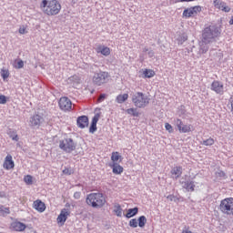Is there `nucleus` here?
I'll return each mask as SVG.
<instances>
[{
  "label": "nucleus",
  "instance_id": "1",
  "mask_svg": "<svg viewBox=\"0 0 233 233\" xmlns=\"http://www.w3.org/2000/svg\"><path fill=\"white\" fill-rule=\"evenodd\" d=\"M40 10L45 15H48L49 17L59 15L61 12V3L57 0H42L40 3Z\"/></svg>",
  "mask_w": 233,
  "mask_h": 233
},
{
  "label": "nucleus",
  "instance_id": "2",
  "mask_svg": "<svg viewBox=\"0 0 233 233\" xmlns=\"http://www.w3.org/2000/svg\"><path fill=\"white\" fill-rule=\"evenodd\" d=\"M221 35V28L218 25H209L202 32V39L209 43L216 42V38Z\"/></svg>",
  "mask_w": 233,
  "mask_h": 233
},
{
  "label": "nucleus",
  "instance_id": "3",
  "mask_svg": "<svg viewBox=\"0 0 233 233\" xmlns=\"http://www.w3.org/2000/svg\"><path fill=\"white\" fill-rule=\"evenodd\" d=\"M131 101L137 108H147L150 105V97L143 92H135L131 95Z\"/></svg>",
  "mask_w": 233,
  "mask_h": 233
},
{
  "label": "nucleus",
  "instance_id": "4",
  "mask_svg": "<svg viewBox=\"0 0 233 233\" xmlns=\"http://www.w3.org/2000/svg\"><path fill=\"white\" fill-rule=\"evenodd\" d=\"M86 203L93 207V208H102L106 200L102 193H91L86 198Z\"/></svg>",
  "mask_w": 233,
  "mask_h": 233
},
{
  "label": "nucleus",
  "instance_id": "5",
  "mask_svg": "<svg viewBox=\"0 0 233 233\" xmlns=\"http://www.w3.org/2000/svg\"><path fill=\"white\" fill-rule=\"evenodd\" d=\"M219 210L225 216H233V198H227L220 201Z\"/></svg>",
  "mask_w": 233,
  "mask_h": 233
},
{
  "label": "nucleus",
  "instance_id": "6",
  "mask_svg": "<svg viewBox=\"0 0 233 233\" xmlns=\"http://www.w3.org/2000/svg\"><path fill=\"white\" fill-rule=\"evenodd\" d=\"M108 72L100 71L94 74L92 81L96 86H101L102 85H105L106 81H108Z\"/></svg>",
  "mask_w": 233,
  "mask_h": 233
},
{
  "label": "nucleus",
  "instance_id": "7",
  "mask_svg": "<svg viewBox=\"0 0 233 233\" xmlns=\"http://www.w3.org/2000/svg\"><path fill=\"white\" fill-rule=\"evenodd\" d=\"M59 147L61 150H64V152L70 154V152H74V150H76V143H74L72 138H66L60 141Z\"/></svg>",
  "mask_w": 233,
  "mask_h": 233
},
{
  "label": "nucleus",
  "instance_id": "8",
  "mask_svg": "<svg viewBox=\"0 0 233 233\" xmlns=\"http://www.w3.org/2000/svg\"><path fill=\"white\" fill-rule=\"evenodd\" d=\"M174 124L178 128V131L182 134L192 132V125H184L183 121L179 118L175 119Z\"/></svg>",
  "mask_w": 233,
  "mask_h": 233
},
{
  "label": "nucleus",
  "instance_id": "9",
  "mask_svg": "<svg viewBox=\"0 0 233 233\" xmlns=\"http://www.w3.org/2000/svg\"><path fill=\"white\" fill-rule=\"evenodd\" d=\"M58 105L60 109L64 110V112H70V110H72V101L66 96L61 97Z\"/></svg>",
  "mask_w": 233,
  "mask_h": 233
},
{
  "label": "nucleus",
  "instance_id": "10",
  "mask_svg": "<svg viewBox=\"0 0 233 233\" xmlns=\"http://www.w3.org/2000/svg\"><path fill=\"white\" fill-rule=\"evenodd\" d=\"M199 12H201V6L197 5L194 7L185 9L183 12V16L187 17V18L194 17L195 15H198V14H199Z\"/></svg>",
  "mask_w": 233,
  "mask_h": 233
},
{
  "label": "nucleus",
  "instance_id": "11",
  "mask_svg": "<svg viewBox=\"0 0 233 233\" xmlns=\"http://www.w3.org/2000/svg\"><path fill=\"white\" fill-rule=\"evenodd\" d=\"M211 90H213V92H216V94H218L219 96H223V94H225V87L223 86V83L218 80L212 82Z\"/></svg>",
  "mask_w": 233,
  "mask_h": 233
},
{
  "label": "nucleus",
  "instance_id": "12",
  "mask_svg": "<svg viewBox=\"0 0 233 233\" xmlns=\"http://www.w3.org/2000/svg\"><path fill=\"white\" fill-rule=\"evenodd\" d=\"M213 5L217 10H221V12L228 13L230 12V6L227 5V3L222 0H214Z\"/></svg>",
  "mask_w": 233,
  "mask_h": 233
},
{
  "label": "nucleus",
  "instance_id": "13",
  "mask_svg": "<svg viewBox=\"0 0 233 233\" xmlns=\"http://www.w3.org/2000/svg\"><path fill=\"white\" fill-rule=\"evenodd\" d=\"M68 216H70V209L63 208L57 217V223L65 225L66 219H68Z\"/></svg>",
  "mask_w": 233,
  "mask_h": 233
},
{
  "label": "nucleus",
  "instance_id": "14",
  "mask_svg": "<svg viewBox=\"0 0 233 233\" xmlns=\"http://www.w3.org/2000/svg\"><path fill=\"white\" fill-rule=\"evenodd\" d=\"M96 54H101L102 56H105V57H108V56H110L111 51H110V47L103 46V45H98L96 48H95Z\"/></svg>",
  "mask_w": 233,
  "mask_h": 233
},
{
  "label": "nucleus",
  "instance_id": "15",
  "mask_svg": "<svg viewBox=\"0 0 233 233\" xmlns=\"http://www.w3.org/2000/svg\"><path fill=\"white\" fill-rule=\"evenodd\" d=\"M10 228L11 230H15V232H24L26 229V225L19 221H15L11 223Z\"/></svg>",
  "mask_w": 233,
  "mask_h": 233
},
{
  "label": "nucleus",
  "instance_id": "16",
  "mask_svg": "<svg viewBox=\"0 0 233 233\" xmlns=\"http://www.w3.org/2000/svg\"><path fill=\"white\" fill-rule=\"evenodd\" d=\"M210 43L211 42H208V40L202 38L199 42L198 54H207L208 52V48H210Z\"/></svg>",
  "mask_w": 233,
  "mask_h": 233
},
{
  "label": "nucleus",
  "instance_id": "17",
  "mask_svg": "<svg viewBox=\"0 0 233 233\" xmlns=\"http://www.w3.org/2000/svg\"><path fill=\"white\" fill-rule=\"evenodd\" d=\"M14 167H15V164L14 160H12V155H7L4 162V168H5V170H12Z\"/></svg>",
  "mask_w": 233,
  "mask_h": 233
},
{
  "label": "nucleus",
  "instance_id": "18",
  "mask_svg": "<svg viewBox=\"0 0 233 233\" xmlns=\"http://www.w3.org/2000/svg\"><path fill=\"white\" fill-rule=\"evenodd\" d=\"M170 173L173 179H179V177L183 174V167L181 166H177L171 169Z\"/></svg>",
  "mask_w": 233,
  "mask_h": 233
},
{
  "label": "nucleus",
  "instance_id": "19",
  "mask_svg": "<svg viewBox=\"0 0 233 233\" xmlns=\"http://www.w3.org/2000/svg\"><path fill=\"white\" fill-rule=\"evenodd\" d=\"M43 123V116L35 115L30 118L31 127H39Z\"/></svg>",
  "mask_w": 233,
  "mask_h": 233
},
{
  "label": "nucleus",
  "instance_id": "20",
  "mask_svg": "<svg viewBox=\"0 0 233 233\" xmlns=\"http://www.w3.org/2000/svg\"><path fill=\"white\" fill-rule=\"evenodd\" d=\"M33 207L37 212H43L44 210H46V206L45 205V202L37 199L34 201Z\"/></svg>",
  "mask_w": 233,
  "mask_h": 233
},
{
  "label": "nucleus",
  "instance_id": "21",
  "mask_svg": "<svg viewBox=\"0 0 233 233\" xmlns=\"http://www.w3.org/2000/svg\"><path fill=\"white\" fill-rule=\"evenodd\" d=\"M76 123L79 128H85L86 127H88V116H79L76 120Z\"/></svg>",
  "mask_w": 233,
  "mask_h": 233
},
{
  "label": "nucleus",
  "instance_id": "22",
  "mask_svg": "<svg viewBox=\"0 0 233 233\" xmlns=\"http://www.w3.org/2000/svg\"><path fill=\"white\" fill-rule=\"evenodd\" d=\"M99 114L95 115V116L92 119V123L91 126L89 127V132L91 134H94V132H96V130H97V121H99Z\"/></svg>",
  "mask_w": 233,
  "mask_h": 233
},
{
  "label": "nucleus",
  "instance_id": "23",
  "mask_svg": "<svg viewBox=\"0 0 233 233\" xmlns=\"http://www.w3.org/2000/svg\"><path fill=\"white\" fill-rule=\"evenodd\" d=\"M183 188H186L187 192H194V188H196V184L194 181L187 180L182 182Z\"/></svg>",
  "mask_w": 233,
  "mask_h": 233
},
{
  "label": "nucleus",
  "instance_id": "24",
  "mask_svg": "<svg viewBox=\"0 0 233 233\" xmlns=\"http://www.w3.org/2000/svg\"><path fill=\"white\" fill-rule=\"evenodd\" d=\"M109 167L113 168V174H123V167H121V165L118 163L111 164Z\"/></svg>",
  "mask_w": 233,
  "mask_h": 233
},
{
  "label": "nucleus",
  "instance_id": "25",
  "mask_svg": "<svg viewBox=\"0 0 233 233\" xmlns=\"http://www.w3.org/2000/svg\"><path fill=\"white\" fill-rule=\"evenodd\" d=\"M116 101L118 105H123L126 101H128V94L118 95L116 97Z\"/></svg>",
  "mask_w": 233,
  "mask_h": 233
},
{
  "label": "nucleus",
  "instance_id": "26",
  "mask_svg": "<svg viewBox=\"0 0 233 233\" xmlns=\"http://www.w3.org/2000/svg\"><path fill=\"white\" fill-rule=\"evenodd\" d=\"M137 212H139V208H129L127 210V213L126 214V218L130 219V218H134V216H136L137 214Z\"/></svg>",
  "mask_w": 233,
  "mask_h": 233
},
{
  "label": "nucleus",
  "instance_id": "27",
  "mask_svg": "<svg viewBox=\"0 0 233 233\" xmlns=\"http://www.w3.org/2000/svg\"><path fill=\"white\" fill-rule=\"evenodd\" d=\"M111 161L114 163H117V161H119V163H121L122 159H121V155H119V152H113L111 155Z\"/></svg>",
  "mask_w": 233,
  "mask_h": 233
},
{
  "label": "nucleus",
  "instance_id": "28",
  "mask_svg": "<svg viewBox=\"0 0 233 233\" xmlns=\"http://www.w3.org/2000/svg\"><path fill=\"white\" fill-rule=\"evenodd\" d=\"M126 112L129 116H133V117H139V112H137V108L131 107L127 109Z\"/></svg>",
  "mask_w": 233,
  "mask_h": 233
},
{
  "label": "nucleus",
  "instance_id": "29",
  "mask_svg": "<svg viewBox=\"0 0 233 233\" xmlns=\"http://www.w3.org/2000/svg\"><path fill=\"white\" fill-rule=\"evenodd\" d=\"M143 76L146 78L154 77V76H156V72H154V70H152V69H145L143 71Z\"/></svg>",
  "mask_w": 233,
  "mask_h": 233
},
{
  "label": "nucleus",
  "instance_id": "30",
  "mask_svg": "<svg viewBox=\"0 0 233 233\" xmlns=\"http://www.w3.org/2000/svg\"><path fill=\"white\" fill-rule=\"evenodd\" d=\"M114 212L117 216V218H121V216H123V208H121V205H115Z\"/></svg>",
  "mask_w": 233,
  "mask_h": 233
},
{
  "label": "nucleus",
  "instance_id": "31",
  "mask_svg": "<svg viewBox=\"0 0 233 233\" xmlns=\"http://www.w3.org/2000/svg\"><path fill=\"white\" fill-rule=\"evenodd\" d=\"M214 143H215L214 138L209 137L206 140L201 141L200 145H204V147H212V145H214Z\"/></svg>",
  "mask_w": 233,
  "mask_h": 233
},
{
  "label": "nucleus",
  "instance_id": "32",
  "mask_svg": "<svg viewBox=\"0 0 233 233\" xmlns=\"http://www.w3.org/2000/svg\"><path fill=\"white\" fill-rule=\"evenodd\" d=\"M137 221H138V227H140V228H144L145 226L147 225V217L141 216L138 218Z\"/></svg>",
  "mask_w": 233,
  "mask_h": 233
},
{
  "label": "nucleus",
  "instance_id": "33",
  "mask_svg": "<svg viewBox=\"0 0 233 233\" xmlns=\"http://www.w3.org/2000/svg\"><path fill=\"white\" fill-rule=\"evenodd\" d=\"M10 214V208H5V206L0 205V216H6Z\"/></svg>",
  "mask_w": 233,
  "mask_h": 233
},
{
  "label": "nucleus",
  "instance_id": "34",
  "mask_svg": "<svg viewBox=\"0 0 233 233\" xmlns=\"http://www.w3.org/2000/svg\"><path fill=\"white\" fill-rule=\"evenodd\" d=\"M187 39H188V36H187L186 34L180 35L177 37L178 45H183V43H185V41H187Z\"/></svg>",
  "mask_w": 233,
  "mask_h": 233
},
{
  "label": "nucleus",
  "instance_id": "35",
  "mask_svg": "<svg viewBox=\"0 0 233 233\" xmlns=\"http://www.w3.org/2000/svg\"><path fill=\"white\" fill-rule=\"evenodd\" d=\"M9 137H11V139H13V141H19V136H17V132L15 131H10L8 133Z\"/></svg>",
  "mask_w": 233,
  "mask_h": 233
},
{
  "label": "nucleus",
  "instance_id": "36",
  "mask_svg": "<svg viewBox=\"0 0 233 233\" xmlns=\"http://www.w3.org/2000/svg\"><path fill=\"white\" fill-rule=\"evenodd\" d=\"M1 76L3 77V80L5 81V79H8V77H10V72L7 69H2Z\"/></svg>",
  "mask_w": 233,
  "mask_h": 233
},
{
  "label": "nucleus",
  "instance_id": "37",
  "mask_svg": "<svg viewBox=\"0 0 233 233\" xmlns=\"http://www.w3.org/2000/svg\"><path fill=\"white\" fill-rule=\"evenodd\" d=\"M23 66H25V62L23 60L18 59L15 61V68L20 69L23 68Z\"/></svg>",
  "mask_w": 233,
  "mask_h": 233
},
{
  "label": "nucleus",
  "instance_id": "38",
  "mask_svg": "<svg viewBox=\"0 0 233 233\" xmlns=\"http://www.w3.org/2000/svg\"><path fill=\"white\" fill-rule=\"evenodd\" d=\"M24 181L26 185H32L34 183L33 177L30 175L25 176Z\"/></svg>",
  "mask_w": 233,
  "mask_h": 233
},
{
  "label": "nucleus",
  "instance_id": "39",
  "mask_svg": "<svg viewBox=\"0 0 233 233\" xmlns=\"http://www.w3.org/2000/svg\"><path fill=\"white\" fill-rule=\"evenodd\" d=\"M167 199H168L169 201H174L175 203H179V198H177L174 195L167 196Z\"/></svg>",
  "mask_w": 233,
  "mask_h": 233
},
{
  "label": "nucleus",
  "instance_id": "40",
  "mask_svg": "<svg viewBox=\"0 0 233 233\" xmlns=\"http://www.w3.org/2000/svg\"><path fill=\"white\" fill-rule=\"evenodd\" d=\"M129 227H131L132 228H137V219L132 218L129 221Z\"/></svg>",
  "mask_w": 233,
  "mask_h": 233
},
{
  "label": "nucleus",
  "instance_id": "41",
  "mask_svg": "<svg viewBox=\"0 0 233 233\" xmlns=\"http://www.w3.org/2000/svg\"><path fill=\"white\" fill-rule=\"evenodd\" d=\"M165 128L169 132V134H172V132H174V128L172 127V125L168 123L165 124Z\"/></svg>",
  "mask_w": 233,
  "mask_h": 233
},
{
  "label": "nucleus",
  "instance_id": "42",
  "mask_svg": "<svg viewBox=\"0 0 233 233\" xmlns=\"http://www.w3.org/2000/svg\"><path fill=\"white\" fill-rule=\"evenodd\" d=\"M18 32H19V34H21L22 35H25V34H27L26 26H25V25L20 26Z\"/></svg>",
  "mask_w": 233,
  "mask_h": 233
},
{
  "label": "nucleus",
  "instance_id": "43",
  "mask_svg": "<svg viewBox=\"0 0 233 233\" xmlns=\"http://www.w3.org/2000/svg\"><path fill=\"white\" fill-rule=\"evenodd\" d=\"M107 97L106 94H101L98 97V103H103L104 100H106Z\"/></svg>",
  "mask_w": 233,
  "mask_h": 233
},
{
  "label": "nucleus",
  "instance_id": "44",
  "mask_svg": "<svg viewBox=\"0 0 233 233\" xmlns=\"http://www.w3.org/2000/svg\"><path fill=\"white\" fill-rule=\"evenodd\" d=\"M0 105H6V96L5 95H0Z\"/></svg>",
  "mask_w": 233,
  "mask_h": 233
},
{
  "label": "nucleus",
  "instance_id": "45",
  "mask_svg": "<svg viewBox=\"0 0 233 233\" xmlns=\"http://www.w3.org/2000/svg\"><path fill=\"white\" fill-rule=\"evenodd\" d=\"M72 173H73V171L70 168H65L63 170V174H66V176H70V175H72Z\"/></svg>",
  "mask_w": 233,
  "mask_h": 233
},
{
  "label": "nucleus",
  "instance_id": "46",
  "mask_svg": "<svg viewBox=\"0 0 233 233\" xmlns=\"http://www.w3.org/2000/svg\"><path fill=\"white\" fill-rule=\"evenodd\" d=\"M217 177H226L227 174H225L223 171H218L216 173Z\"/></svg>",
  "mask_w": 233,
  "mask_h": 233
},
{
  "label": "nucleus",
  "instance_id": "47",
  "mask_svg": "<svg viewBox=\"0 0 233 233\" xmlns=\"http://www.w3.org/2000/svg\"><path fill=\"white\" fill-rule=\"evenodd\" d=\"M181 233H192L190 227L185 226Z\"/></svg>",
  "mask_w": 233,
  "mask_h": 233
},
{
  "label": "nucleus",
  "instance_id": "48",
  "mask_svg": "<svg viewBox=\"0 0 233 233\" xmlns=\"http://www.w3.org/2000/svg\"><path fill=\"white\" fill-rule=\"evenodd\" d=\"M151 49H152V48H148L147 46H146V47L143 48L142 52H143L144 54H147V53H148Z\"/></svg>",
  "mask_w": 233,
  "mask_h": 233
},
{
  "label": "nucleus",
  "instance_id": "49",
  "mask_svg": "<svg viewBox=\"0 0 233 233\" xmlns=\"http://www.w3.org/2000/svg\"><path fill=\"white\" fill-rule=\"evenodd\" d=\"M154 50L152 49L147 53L148 57H154Z\"/></svg>",
  "mask_w": 233,
  "mask_h": 233
},
{
  "label": "nucleus",
  "instance_id": "50",
  "mask_svg": "<svg viewBox=\"0 0 233 233\" xmlns=\"http://www.w3.org/2000/svg\"><path fill=\"white\" fill-rule=\"evenodd\" d=\"M230 106H231V112H233V98L229 99Z\"/></svg>",
  "mask_w": 233,
  "mask_h": 233
},
{
  "label": "nucleus",
  "instance_id": "51",
  "mask_svg": "<svg viewBox=\"0 0 233 233\" xmlns=\"http://www.w3.org/2000/svg\"><path fill=\"white\" fill-rule=\"evenodd\" d=\"M75 198H76V199H79V193L78 192H76V193H75Z\"/></svg>",
  "mask_w": 233,
  "mask_h": 233
},
{
  "label": "nucleus",
  "instance_id": "52",
  "mask_svg": "<svg viewBox=\"0 0 233 233\" xmlns=\"http://www.w3.org/2000/svg\"><path fill=\"white\" fill-rule=\"evenodd\" d=\"M66 208H67L68 210H70V203H66Z\"/></svg>",
  "mask_w": 233,
  "mask_h": 233
},
{
  "label": "nucleus",
  "instance_id": "53",
  "mask_svg": "<svg viewBox=\"0 0 233 233\" xmlns=\"http://www.w3.org/2000/svg\"><path fill=\"white\" fill-rule=\"evenodd\" d=\"M190 1H194V0H181L182 3H190Z\"/></svg>",
  "mask_w": 233,
  "mask_h": 233
}]
</instances>
